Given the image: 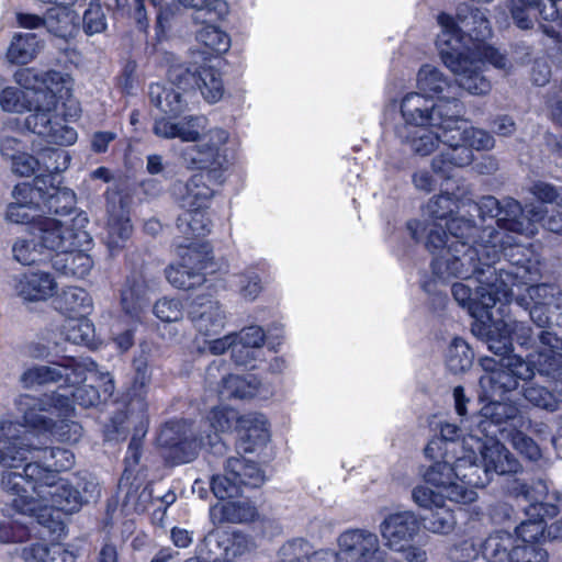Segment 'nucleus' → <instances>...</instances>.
Masks as SVG:
<instances>
[{
  "mask_svg": "<svg viewBox=\"0 0 562 562\" xmlns=\"http://www.w3.org/2000/svg\"><path fill=\"white\" fill-rule=\"evenodd\" d=\"M486 236L490 237L486 243L460 248V252L451 251L452 257L447 260L448 272L468 282L453 283L451 291L459 305L474 318L472 331L477 337L491 330L487 323L493 321L495 312L503 316L513 294L508 281L518 286V282L528 283L539 276V260L529 247L518 245L519 258L512 251L508 259L501 261L499 249L488 243L494 238L501 240L502 236L493 231H487Z\"/></svg>",
  "mask_w": 562,
  "mask_h": 562,
  "instance_id": "1",
  "label": "nucleus"
},
{
  "mask_svg": "<svg viewBox=\"0 0 562 562\" xmlns=\"http://www.w3.org/2000/svg\"><path fill=\"white\" fill-rule=\"evenodd\" d=\"M441 32L437 47L445 65L457 76L459 87L471 94H486L491 82L483 75L485 64L507 69V58L487 44L492 36L490 21L481 10L462 4L457 11V22L448 14H440Z\"/></svg>",
  "mask_w": 562,
  "mask_h": 562,
  "instance_id": "2",
  "label": "nucleus"
},
{
  "mask_svg": "<svg viewBox=\"0 0 562 562\" xmlns=\"http://www.w3.org/2000/svg\"><path fill=\"white\" fill-rule=\"evenodd\" d=\"M447 88L438 70L424 66V155L442 143L448 146L446 161L463 167L473 160L471 148L488 150L494 138L460 116L462 104L457 99L440 95Z\"/></svg>",
  "mask_w": 562,
  "mask_h": 562,
  "instance_id": "3",
  "label": "nucleus"
},
{
  "mask_svg": "<svg viewBox=\"0 0 562 562\" xmlns=\"http://www.w3.org/2000/svg\"><path fill=\"white\" fill-rule=\"evenodd\" d=\"M21 88L8 87L0 93V105L7 112H32L25 127L48 143L68 146L76 142L77 132L57 113L58 98L67 95L72 78L59 71L40 72L24 68L15 72Z\"/></svg>",
  "mask_w": 562,
  "mask_h": 562,
  "instance_id": "4",
  "label": "nucleus"
},
{
  "mask_svg": "<svg viewBox=\"0 0 562 562\" xmlns=\"http://www.w3.org/2000/svg\"><path fill=\"white\" fill-rule=\"evenodd\" d=\"M1 485L12 496V507L19 514L34 518L37 525L53 533L63 530V522L54 516V509L71 514L81 508V498L69 479H58L36 462L25 464L22 472H3Z\"/></svg>",
  "mask_w": 562,
  "mask_h": 562,
  "instance_id": "5",
  "label": "nucleus"
},
{
  "mask_svg": "<svg viewBox=\"0 0 562 562\" xmlns=\"http://www.w3.org/2000/svg\"><path fill=\"white\" fill-rule=\"evenodd\" d=\"M16 405L23 413L24 425L13 422L0 424V465L18 469L26 460L27 453L40 449V435L49 431L57 440L75 443L82 435V427L74 422L61 419L52 424L50 418L42 414L47 411L44 401L30 395H21Z\"/></svg>",
  "mask_w": 562,
  "mask_h": 562,
  "instance_id": "6",
  "label": "nucleus"
},
{
  "mask_svg": "<svg viewBox=\"0 0 562 562\" xmlns=\"http://www.w3.org/2000/svg\"><path fill=\"white\" fill-rule=\"evenodd\" d=\"M442 468L445 477H435L434 472L430 480L439 485H449L451 491L448 497L457 502L473 501V492H464L460 496H453L454 492L462 488L456 483V479L461 482L484 486L490 473L509 474L517 473L520 464L514 458L503 443L493 435L470 434L463 438L462 456L456 460V468H451L448 463L439 464Z\"/></svg>",
  "mask_w": 562,
  "mask_h": 562,
  "instance_id": "7",
  "label": "nucleus"
},
{
  "mask_svg": "<svg viewBox=\"0 0 562 562\" xmlns=\"http://www.w3.org/2000/svg\"><path fill=\"white\" fill-rule=\"evenodd\" d=\"M539 350L525 361L516 355H499L498 362L493 358L481 359L485 373L480 378V387L487 397L504 394L518 385V380H528L537 371L540 375L555 378L561 369L562 339L551 331H541Z\"/></svg>",
  "mask_w": 562,
  "mask_h": 562,
  "instance_id": "8",
  "label": "nucleus"
},
{
  "mask_svg": "<svg viewBox=\"0 0 562 562\" xmlns=\"http://www.w3.org/2000/svg\"><path fill=\"white\" fill-rule=\"evenodd\" d=\"M472 207L479 213L482 221L485 218H496V227L487 225L480 231L479 228L472 237L465 239L467 247H479L483 244V239H490L486 236L487 231H493L495 234L501 235V240L494 238L488 245H496V249H499V258L502 256L508 259V254L512 251L516 254V258L520 256L517 254V246H524L517 240L516 236L512 234L524 235L531 237L537 233V223L543 220L544 210L540 205L528 204L525 210L520 203L514 199H504L499 202L496 198L487 195L483 196L477 203H474Z\"/></svg>",
  "mask_w": 562,
  "mask_h": 562,
  "instance_id": "9",
  "label": "nucleus"
},
{
  "mask_svg": "<svg viewBox=\"0 0 562 562\" xmlns=\"http://www.w3.org/2000/svg\"><path fill=\"white\" fill-rule=\"evenodd\" d=\"M207 125L204 115H188L176 122L160 117L155 121L153 131L161 138L190 143L179 151L184 167H209L215 171L227 155L229 133L222 127L206 130Z\"/></svg>",
  "mask_w": 562,
  "mask_h": 562,
  "instance_id": "10",
  "label": "nucleus"
},
{
  "mask_svg": "<svg viewBox=\"0 0 562 562\" xmlns=\"http://www.w3.org/2000/svg\"><path fill=\"white\" fill-rule=\"evenodd\" d=\"M87 222L85 214H77L71 218L43 215L34 222L31 235L36 237L46 259L52 261L54 255L65 252V249L90 243L89 234L83 229Z\"/></svg>",
  "mask_w": 562,
  "mask_h": 562,
  "instance_id": "11",
  "label": "nucleus"
},
{
  "mask_svg": "<svg viewBox=\"0 0 562 562\" xmlns=\"http://www.w3.org/2000/svg\"><path fill=\"white\" fill-rule=\"evenodd\" d=\"M227 162V155H225V160L215 171L209 167H186L200 172L187 181H177L172 186V194L179 205L183 210H207L217 187L224 181Z\"/></svg>",
  "mask_w": 562,
  "mask_h": 562,
  "instance_id": "12",
  "label": "nucleus"
},
{
  "mask_svg": "<svg viewBox=\"0 0 562 562\" xmlns=\"http://www.w3.org/2000/svg\"><path fill=\"white\" fill-rule=\"evenodd\" d=\"M420 518L411 510L389 514L380 525V532L385 546L412 562L420 555L418 547Z\"/></svg>",
  "mask_w": 562,
  "mask_h": 562,
  "instance_id": "13",
  "label": "nucleus"
},
{
  "mask_svg": "<svg viewBox=\"0 0 562 562\" xmlns=\"http://www.w3.org/2000/svg\"><path fill=\"white\" fill-rule=\"evenodd\" d=\"M539 277L540 274L528 283L518 282V286L512 285V281H508L509 286L513 288L509 302L514 297L517 305L529 310L530 318L537 326L544 327L552 319V308L562 311V293L551 284H531Z\"/></svg>",
  "mask_w": 562,
  "mask_h": 562,
  "instance_id": "14",
  "label": "nucleus"
},
{
  "mask_svg": "<svg viewBox=\"0 0 562 562\" xmlns=\"http://www.w3.org/2000/svg\"><path fill=\"white\" fill-rule=\"evenodd\" d=\"M193 75L182 65H172L168 70L166 83H153L149 87L150 102L162 113L178 116L188 109L190 87Z\"/></svg>",
  "mask_w": 562,
  "mask_h": 562,
  "instance_id": "15",
  "label": "nucleus"
},
{
  "mask_svg": "<svg viewBox=\"0 0 562 562\" xmlns=\"http://www.w3.org/2000/svg\"><path fill=\"white\" fill-rule=\"evenodd\" d=\"M263 471L254 462L244 458H229L223 475H213L211 488L220 498L236 497L241 494V487H259L265 482Z\"/></svg>",
  "mask_w": 562,
  "mask_h": 562,
  "instance_id": "16",
  "label": "nucleus"
},
{
  "mask_svg": "<svg viewBox=\"0 0 562 562\" xmlns=\"http://www.w3.org/2000/svg\"><path fill=\"white\" fill-rule=\"evenodd\" d=\"M457 202L449 193L438 195L428 204L430 214L438 220H446L445 239L441 240L449 251L460 252V248L467 247L468 238L472 237L477 226L470 220L461 216H450Z\"/></svg>",
  "mask_w": 562,
  "mask_h": 562,
  "instance_id": "17",
  "label": "nucleus"
},
{
  "mask_svg": "<svg viewBox=\"0 0 562 562\" xmlns=\"http://www.w3.org/2000/svg\"><path fill=\"white\" fill-rule=\"evenodd\" d=\"M206 245H190L178 247V255L181 262L177 266H169L166 269L168 282L180 290H192L205 282L202 270L206 267L207 250Z\"/></svg>",
  "mask_w": 562,
  "mask_h": 562,
  "instance_id": "18",
  "label": "nucleus"
},
{
  "mask_svg": "<svg viewBox=\"0 0 562 562\" xmlns=\"http://www.w3.org/2000/svg\"><path fill=\"white\" fill-rule=\"evenodd\" d=\"M342 562H384L376 533L362 528L347 529L337 537Z\"/></svg>",
  "mask_w": 562,
  "mask_h": 562,
  "instance_id": "19",
  "label": "nucleus"
},
{
  "mask_svg": "<svg viewBox=\"0 0 562 562\" xmlns=\"http://www.w3.org/2000/svg\"><path fill=\"white\" fill-rule=\"evenodd\" d=\"M493 314V321L487 323L491 328L488 333L481 334L480 338L484 339L488 349L495 355H507L512 351L513 340L521 346H528L532 341V330L525 323L517 322L509 317H497Z\"/></svg>",
  "mask_w": 562,
  "mask_h": 562,
  "instance_id": "20",
  "label": "nucleus"
},
{
  "mask_svg": "<svg viewBox=\"0 0 562 562\" xmlns=\"http://www.w3.org/2000/svg\"><path fill=\"white\" fill-rule=\"evenodd\" d=\"M440 440H431L424 449V454L430 458H441L429 467L427 472L424 474V481L434 484L438 487H443L447 493L451 491L449 485H439L434 480H430V474L434 472V476L445 477L442 474V468L439 464L448 463L451 468H456V460L459 456H456L457 448L462 449V443L457 442L460 437V428L456 424L448 422L439 424Z\"/></svg>",
  "mask_w": 562,
  "mask_h": 562,
  "instance_id": "21",
  "label": "nucleus"
},
{
  "mask_svg": "<svg viewBox=\"0 0 562 562\" xmlns=\"http://www.w3.org/2000/svg\"><path fill=\"white\" fill-rule=\"evenodd\" d=\"M46 178H35L34 183H21L14 187V202L8 206L7 220L16 224H30L31 232L34 231V222L43 217L40 213L41 204L36 199H43Z\"/></svg>",
  "mask_w": 562,
  "mask_h": 562,
  "instance_id": "22",
  "label": "nucleus"
},
{
  "mask_svg": "<svg viewBox=\"0 0 562 562\" xmlns=\"http://www.w3.org/2000/svg\"><path fill=\"white\" fill-rule=\"evenodd\" d=\"M502 395L487 397L482 390V397L490 402L482 407L477 426L471 434L493 436L499 434L502 438H505L510 430L507 427H503V425L508 422H510L512 426L517 425V415L519 413L517 406L509 402L496 400V397H502Z\"/></svg>",
  "mask_w": 562,
  "mask_h": 562,
  "instance_id": "23",
  "label": "nucleus"
},
{
  "mask_svg": "<svg viewBox=\"0 0 562 562\" xmlns=\"http://www.w3.org/2000/svg\"><path fill=\"white\" fill-rule=\"evenodd\" d=\"M86 368L75 359H66L63 363L52 366H36L27 369L21 375V383L25 387H32L49 382L79 383L85 382Z\"/></svg>",
  "mask_w": 562,
  "mask_h": 562,
  "instance_id": "24",
  "label": "nucleus"
},
{
  "mask_svg": "<svg viewBox=\"0 0 562 562\" xmlns=\"http://www.w3.org/2000/svg\"><path fill=\"white\" fill-rule=\"evenodd\" d=\"M538 497H533L529 490L525 492V498L530 501L531 509L535 512L539 519L522 521L515 529L514 542L515 543H538L540 538H547V521L546 517H552L557 514V507L546 504L541 501L542 495L547 493V486L543 482L539 481L536 485Z\"/></svg>",
  "mask_w": 562,
  "mask_h": 562,
  "instance_id": "25",
  "label": "nucleus"
},
{
  "mask_svg": "<svg viewBox=\"0 0 562 562\" xmlns=\"http://www.w3.org/2000/svg\"><path fill=\"white\" fill-rule=\"evenodd\" d=\"M189 318L196 331L205 337L221 334L226 323V314L220 302L206 297H198L193 302Z\"/></svg>",
  "mask_w": 562,
  "mask_h": 562,
  "instance_id": "26",
  "label": "nucleus"
},
{
  "mask_svg": "<svg viewBox=\"0 0 562 562\" xmlns=\"http://www.w3.org/2000/svg\"><path fill=\"white\" fill-rule=\"evenodd\" d=\"M401 113L404 123L397 127L398 137L411 144L412 150L422 149V95L418 92L407 93L401 103Z\"/></svg>",
  "mask_w": 562,
  "mask_h": 562,
  "instance_id": "27",
  "label": "nucleus"
},
{
  "mask_svg": "<svg viewBox=\"0 0 562 562\" xmlns=\"http://www.w3.org/2000/svg\"><path fill=\"white\" fill-rule=\"evenodd\" d=\"M509 10L515 25L520 30H531L539 15L543 20L557 22L562 29V15L558 9H541V0H510Z\"/></svg>",
  "mask_w": 562,
  "mask_h": 562,
  "instance_id": "28",
  "label": "nucleus"
},
{
  "mask_svg": "<svg viewBox=\"0 0 562 562\" xmlns=\"http://www.w3.org/2000/svg\"><path fill=\"white\" fill-rule=\"evenodd\" d=\"M15 290L19 296L25 301H45L55 294L57 282L49 272L29 271L18 278Z\"/></svg>",
  "mask_w": 562,
  "mask_h": 562,
  "instance_id": "29",
  "label": "nucleus"
},
{
  "mask_svg": "<svg viewBox=\"0 0 562 562\" xmlns=\"http://www.w3.org/2000/svg\"><path fill=\"white\" fill-rule=\"evenodd\" d=\"M41 178L47 179L46 188H44V198L36 199L41 204L40 213L54 214L60 218H68L75 211L76 195L68 188H61L54 183L55 177L42 176Z\"/></svg>",
  "mask_w": 562,
  "mask_h": 562,
  "instance_id": "30",
  "label": "nucleus"
},
{
  "mask_svg": "<svg viewBox=\"0 0 562 562\" xmlns=\"http://www.w3.org/2000/svg\"><path fill=\"white\" fill-rule=\"evenodd\" d=\"M238 449L244 452H255L266 446L270 432L267 419L261 414H247L238 419Z\"/></svg>",
  "mask_w": 562,
  "mask_h": 562,
  "instance_id": "31",
  "label": "nucleus"
},
{
  "mask_svg": "<svg viewBox=\"0 0 562 562\" xmlns=\"http://www.w3.org/2000/svg\"><path fill=\"white\" fill-rule=\"evenodd\" d=\"M79 383H66L69 390L60 387L63 392H55L49 396L52 406L59 412L67 413L74 408L75 404L82 407L97 405L101 400L100 392L93 385H81Z\"/></svg>",
  "mask_w": 562,
  "mask_h": 562,
  "instance_id": "32",
  "label": "nucleus"
},
{
  "mask_svg": "<svg viewBox=\"0 0 562 562\" xmlns=\"http://www.w3.org/2000/svg\"><path fill=\"white\" fill-rule=\"evenodd\" d=\"M149 285L142 273L127 277L121 291L122 310L133 321L139 323L144 308L148 302Z\"/></svg>",
  "mask_w": 562,
  "mask_h": 562,
  "instance_id": "33",
  "label": "nucleus"
},
{
  "mask_svg": "<svg viewBox=\"0 0 562 562\" xmlns=\"http://www.w3.org/2000/svg\"><path fill=\"white\" fill-rule=\"evenodd\" d=\"M135 371L133 382L127 391L128 405L131 409L144 411L146 408V396L151 381V373L148 366V356L142 350V353L133 361Z\"/></svg>",
  "mask_w": 562,
  "mask_h": 562,
  "instance_id": "34",
  "label": "nucleus"
},
{
  "mask_svg": "<svg viewBox=\"0 0 562 562\" xmlns=\"http://www.w3.org/2000/svg\"><path fill=\"white\" fill-rule=\"evenodd\" d=\"M257 516V508L249 502L217 503L210 508V518L213 525L249 522L254 521Z\"/></svg>",
  "mask_w": 562,
  "mask_h": 562,
  "instance_id": "35",
  "label": "nucleus"
},
{
  "mask_svg": "<svg viewBox=\"0 0 562 562\" xmlns=\"http://www.w3.org/2000/svg\"><path fill=\"white\" fill-rule=\"evenodd\" d=\"M132 224L123 210L111 211L105 226L103 240L112 256L120 252L132 235Z\"/></svg>",
  "mask_w": 562,
  "mask_h": 562,
  "instance_id": "36",
  "label": "nucleus"
},
{
  "mask_svg": "<svg viewBox=\"0 0 562 562\" xmlns=\"http://www.w3.org/2000/svg\"><path fill=\"white\" fill-rule=\"evenodd\" d=\"M7 513L10 519L0 522V542L19 543L30 539L32 530H34V518L23 516L12 507V499Z\"/></svg>",
  "mask_w": 562,
  "mask_h": 562,
  "instance_id": "37",
  "label": "nucleus"
},
{
  "mask_svg": "<svg viewBox=\"0 0 562 562\" xmlns=\"http://www.w3.org/2000/svg\"><path fill=\"white\" fill-rule=\"evenodd\" d=\"M52 265L54 269L65 276L83 278L91 270L93 260L81 247H75L74 249H65V252L59 255H54Z\"/></svg>",
  "mask_w": 562,
  "mask_h": 562,
  "instance_id": "38",
  "label": "nucleus"
},
{
  "mask_svg": "<svg viewBox=\"0 0 562 562\" xmlns=\"http://www.w3.org/2000/svg\"><path fill=\"white\" fill-rule=\"evenodd\" d=\"M56 310L68 317L85 316L92 308L89 293L78 286H68L54 301Z\"/></svg>",
  "mask_w": 562,
  "mask_h": 562,
  "instance_id": "39",
  "label": "nucleus"
},
{
  "mask_svg": "<svg viewBox=\"0 0 562 562\" xmlns=\"http://www.w3.org/2000/svg\"><path fill=\"white\" fill-rule=\"evenodd\" d=\"M72 4L53 5L46 12L44 25L55 36L67 38L74 35L78 14Z\"/></svg>",
  "mask_w": 562,
  "mask_h": 562,
  "instance_id": "40",
  "label": "nucleus"
},
{
  "mask_svg": "<svg viewBox=\"0 0 562 562\" xmlns=\"http://www.w3.org/2000/svg\"><path fill=\"white\" fill-rule=\"evenodd\" d=\"M239 417L234 409L227 407H216L210 412V426L214 429V434L206 436L207 445L214 454H224L226 446L222 441L218 432H224L232 428L234 423L238 424Z\"/></svg>",
  "mask_w": 562,
  "mask_h": 562,
  "instance_id": "41",
  "label": "nucleus"
},
{
  "mask_svg": "<svg viewBox=\"0 0 562 562\" xmlns=\"http://www.w3.org/2000/svg\"><path fill=\"white\" fill-rule=\"evenodd\" d=\"M262 384L254 374L246 376L228 375L222 378V386L218 393L226 398H250L261 394Z\"/></svg>",
  "mask_w": 562,
  "mask_h": 562,
  "instance_id": "42",
  "label": "nucleus"
},
{
  "mask_svg": "<svg viewBox=\"0 0 562 562\" xmlns=\"http://www.w3.org/2000/svg\"><path fill=\"white\" fill-rule=\"evenodd\" d=\"M16 553L24 562H75V555L58 543H32Z\"/></svg>",
  "mask_w": 562,
  "mask_h": 562,
  "instance_id": "43",
  "label": "nucleus"
},
{
  "mask_svg": "<svg viewBox=\"0 0 562 562\" xmlns=\"http://www.w3.org/2000/svg\"><path fill=\"white\" fill-rule=\"evenodd\" d=\"M213 539L220 548H223V557L226 560L239 557L252 548L251 540L238 530L210 532L206 540Z\"/></svg>",
  "mask_w": 562,
  "mask_h": 562,
  "instance_id": "44",
  "label": "nucleus"
},
{
  "mask_svg": "<svg viewBox=\"0 0 562 562\" xmlns=\"http://www.w3.org/2000/svg\"><path fill=\"white\" fill-rule=\"evenodd\" d=\"M178 229L188 240L204 237L211 232L212 223L206 210H183L178 217Z\"/></svg>",
  "mask_w": 562,
  "mask_h": 562,
  "instance_id": "45",
  "label": "nucleus"
},
{
  "mask_svg": "<svg viewBox=\"0 0 562 562\" xmlns=\"http://www.w3.org/2000/svg\"><path fill=\"white\" fill-rule=\"evenodd\" d=\"M40 48V42L34 33H18L11 41L7 58L13 64H26L36 56Z\"/></svg>",
  "mask_w": 562,
  "mask_h": 562,
  "instance_id": "46",
  "label": "nucleus"
},
{
  "mask_svg": "<svg viewBox=\"0 0 562 562\" xmlns=\"http://www.w3.org/2000/svg\"><path fill=\"white\" fill-rule=\"evenodd\" d=\"M196 85L209 103L220 101L224 94L221 72L213 66H202L196 72Z\"/></svg>",
  "mask_w": 562,
  "mask_h": 562,
  "instance_id": "47",
  "label": "nucleus"
},
{
  "mask_svg": "<svg viewBox=\"0 0 562 562\" xmlns=\"http://www.w3.org/2000/svg\"><path fill=\"white\" fill-rule=\"evenodd\" d=\"M514 546L513 535L506 531H496L484 541L482 554L488 562H503L509 560V553Z\"/></svg>",
  "mask_w": 562,
  "mask_h": 562,
  "instance_id": "48",
  "label": "nucleus"
},
{
  "mask_svg": "<svg viewBox=\"0 0 562 562\" xmlns=\"http://www.w3.org/2000/svg\"><path fill=\"white\" fill-rule=\"evenodd\" d=\"M196 40L204 47V53L210 55H222L231 47L229 35L212 24L204 25L198 32Z\"/></svg>",
  "mask_w": 562,
  "mask_h": 562,
  "instance_id": "49",
  "label": "nucleus"
},
{
  "mask_svg": "<svg viewBox=\"0 0 562 562\" xmlns=\"http://www.w3.org/2000/svg\"><path fill=\"white\" fill-rule=\"evenodd\" d=\"M473 351L469 344L459 337L450 342L446 352V364L453 373L464 372L471 368L473 362Z\"/></svg>",
  "mask_w": 562,
  "mask_h": 562,
  "instance_id": "50",
  "label": "nucleus"
},
{
  "mask_svg": "<svg viewBox=\"0 0 562 562\" xmlns=\"http://www.w3.org/2000/svg\"><path fill=\"white\" fill-rule=\"evenodd\" d=\"M265 333L259 326H249L243 329L239 334H237L236 345L233 348V360L235 363H246L247 359H244L241 355L244 349H260L261 345L265 341Z\"/></svg>",
  "mask_w": 562,
  "mask_h": 562,
  "instance_id": "51",
  "label": "nucleus"
},
{
  "mask_svg": "<svg viewBox=\"0 0 562 562\" xmlns=\"http://www.w3.org/2000/svg\"><path fill=\"white\" fill-rule=\"evenodd\" d=\"M13 258L22 265H33L47 260L35 236L18 238L12 246Z\"/></svg>",
  "mask_w": 562,
  "mask_h": 562,
  "instance_id": "52",
  "label": "nucleus"
},
{
  "mask_svg": "<svg viewBox=\"0 0 562 562\" xmlns=\"http://www.w3.org/2000/svg\"><path fill=\"white\" fill-rule=\"evenodd\" d=\"M93 324L85 316L68 317L64 325L67 340L74 344H89L93 338Z\"/></svg>",
  "mask_w": 562,
  "mask_h": 562,
  "instance_id": "53",
  "label": "nucleus"
},
{
  "mask_svg": "<svg viewBox=\"0 0 562 562\" xmlns=\"http://www.w3.org/2000/svg\"><path fill=\"white\" fill-rule=\"evenodd\" d=\"M41 161V171L48 172L46 176L55 177L54 173L66 170L69 166L70 157L67 151L57 148H43L37 153ZM45 176L44 173L37 177Z\"/></svg>",
  "mask_w": 562,
  "mask_h": 562,
  "instance_id": "54",
  "label": "nucleus"
},
{
  "mask_svg": "<svg viewBox=\"0 0 562 562\" xmlns=\"http://www.w3.org/2000/svg\"><path fill=\"white\" fill-rule=\"evenodd\" d=\"M189 425L183 420L169 422L160 429L158 435V445L173 452L181 443L183 438L189 436Z\"/></svg>",
  "mask_w": 562,
  "mask_h": 562,
  "instance_id": "55",
  "label": "nucleus"
},
{
  "mask_svg": "<svg viewBox=\"0 0 562 562\" xmlns=\"http://www.w3.org/2000/svg\"><path fill=\"white\" fill-rule=\"evenodd\" d=\"M207 445L206 437H201L200 439L190 435L187 438H183L181 443L177 447L173 452H168L167 458L170 459L173 463H188L195 459L199 450Z\"/></svg>",
  "mask_w": 562,
  "mask_h": 562,
  "instance_id": "56",
  "label": "nucleus"
},
{
  "mask_svg": "<svg viewBox=\"0 0 562 562\" xmlns=\"http://www.w3.org/2000/svg\"><path fill=\"white\" fill-rule=\"evenodd\" d=\"M453 515L443 507L424 512V528L435 533H446L453 528Z\"/></svg>",
  "mask_w": 562,
  "mask_h": 562,
  "instance_id": "57",
  "label": "nucleus"
},
{
  "mask_svg": "<svg viewBox=\"0 0 562 562\" xmlns=\"http://www.w3.org/2000/svg\"><path fill=\"white\" fill-rule=\"evenodd\" d=\"M153 313L164 323L179 322L183 317V304L176 297L164 296L155 302Z\"/></svg>",
  "mask_w": 562,
  "mask_h": 562,
  "instance_id": "58",
  "label": "nucleus"
},
{
  "mask_svg": "<svg viewBox=\"0 0 562 562\" xmlns=\"http://www.w3.org/2000/svg\"><path fill=\"white\" fill-rule=\"evenodd\" d=\"M313 546L302 539H292L285 542L279 550V557L283 562H308Z\"/></svg>",
  "mask_w": 562,
  "mask_h": 562,
  "instance_id": "59",
  "label": "nucleus"
},
{
  "mask_svg": "<svg viewBox=\"0 0 562 562\" xmlns=\"http://www.w3.org/2000/svg\"><path fill=\"white\" fill-rule=\"evenodd\" d=\"M69 481L74 484L76 494L81 498V506L100 495L99 483L95 477L88 472L74 474L69 477Z\"/></svg>",
  "mask_w": 562,
  "mask_h": 562,
  "instance_id": "60",
  "label": "nucleus"
},
{
  "mask_svg": "<svg viewBox=\"0 0 562 562\" xmlns=\"http://www.w3.org/2000/svg\"><path fill=\"white\" fill-rule=\"evenodd\" d=\"M509 562H548V553L538 543H515Z\"/></svg>",
  "mask_w": 562,
  "mask_h": 562,
  "instance_id": "61",
  "label": "nucleus"
},
{
  "mask_svg": "<svg viewBox=\"0 0 562 562\" xmlns=\"http://www.w3.org/2000/svg\"><path fill=\"white\" fill-rule=\"evenodd\" d=\"M525 398L533 406L554 412L559 408V402L551 392L546 387L538 385H529L524 390Z\"/></svg>",
  "mask_w": 562,
  "mask_h": 562,
  "instance_id": "62",
  "label": "nucleus"
},
{
  "mask_svg": "<svg viewBox=\"0 0 562 562\" xmlns=\"http://www.w3.org/2000/svg\"><path fill=\"white\" fill-rule=\"evenodd\" d=\"M45 460L47 464L42 467L43 470H49L54 474L59 471H67L75 464V456L70 450L64 448H50L45 451Z\"/></svg>",
  "mask_w": 562,
  "mask_h": 562,
  "instance_id": "63",
  "label": "nucleus"
},
{
  "mask_svg": "<svg viewBox=\"0 0 562 562\" xmlns=\"http://www.w3.org/2000/svg\"><path fill=\"white\" fill-rule=\"evenodd\" d=\"M153 499L151 490L148 486L130 487L123 499V506L127 512L144 513Z\"/></svg>",
  "mask_w": 562,
  "mask_h": 562,
  "instance_id": "64",
  "label": "nucleus"
}]
</instances>
